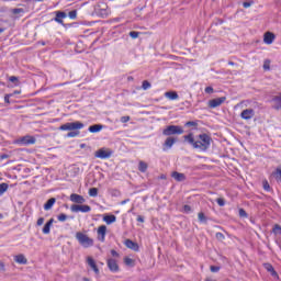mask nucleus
I'll return each instance as SVG.
<instances>
[{"instance_id":"obj_1","label":"nucleus","mask_w":281,"mask_h":281,"mask_svg":"<svg viewBox=\"0 0 281 281\" xmlns=\"http://www.w3.org/2000/svg\"><path fill=\"white\" fill-rule=\"evenodd\" d=\"M183 139L187 144H190L192 148L202 150V153H205L212 144V137L205 133L198 135L196 139L194 138V133H189L183 136Z\"/></svg>"},{"instance_id":"obj_2","label":"nucleus","mask_w":281,"mask_h":281,"mask_svg":"<svg viewBox=\"0 0 281 281\" xmlns=\"http://www.w3.org/2000/svg\"><path fill=\"white\" fill-rule=\"evenodd\" d=\"M76 239L78 240L79 245H81V247H85L86 249L89 247H93V238L89 237L82 232L76 233Z\"/></svg>"},{"instance_id":"obj_3","label":"nucleus","mask_w":281,"mask_h":281,"mask_svg":"<svg viewBox=\"0 0 281 281\" xmlns=\"http://www.w3.org/2000/svg\"><path fill=\"white\" fill-rule=\"evenodd\" d=\"M162 135L170 137V135H183V128L179 125H169L162 131Z\"/></svg>"},{"instance_id":"obj_4","label":"nucleus","mask_w":281,"mask_h":281,"mask_svg":"<svg viewBox=\"0 0 281 281\" xmlns=\"http://www.w3.org/2000/svg\"><path fill=\"white\" fill-rule=\"evenodd\" d=\"M80 128H85V124L77 121L61 125L59 131H80Z\"/></svg>"},{"instance_id":"obj_5","label":"nucleus","mask_w":281,"mask_h":281,"mask_svg":"<svg viewBox=\"0 0 281 281\" xmlns=\"http://www.w3.org/2000/svg\"><path fill=\"white\" fill-rule=\"evenodd\" d=\"M111 155H113V150L106 148H100L94 153V157L98 159H110Z\"/></svg>"},{"instance_id":"obj_6","label":"nucleus","mask_w":281,"mask_h":281,"mask_svg":"<svg viewBox=\"0 0 281 281\" xmlns=\"http://www.w3.org/2000/svg\"><path fill=\"white\" fill-rule=\"evenodd\" d=\"M227 100V97H220L216 99H212L209 101V109H216L221 106L222 104H225V101Z\"/></svg>"},{"instance_id":"obj_7","label":"nucleus","mask_w":281,"mask_h":281,"mask_svg":"<svg viewBox=\"0 0 281 281\" xmlns=\"http://www.w3.org/2000/svg\"><path fill=\"white\" fill-rule=\"evenodd\" d=\"M15 143L21 146H30V144H36V138L34 136L26 135L18 139Z\"/></svg>"},{"instance_id":"obj_8","label":"nucleus","mask_w":281,"mask_h":281,"mask_svg":"<svg viewBox=\"0 0 281 281\" xmlns=\"http://www.w3.org/2000/svg\"><path fill=\"white\" fill-rule=\"evenodd\" d=\"M71 212H83V213H88L91 212V206L85 204V205H80V204H72L70 206Z\"/></svg>"},{"instance_id":"obj_9","label":"nucleus","mask_w":281,"mask_h":281,"mask_svg":"<svg viewBox=\"0 0 281 281\" xmlns=\"http://www.w3.org/2000/svg\"><path fill=\"white\" fill-rule=\"evenodd\" d=\"M108 269H110L112 273H117V271H120V266L115 259L110 258L108 259Z\"/></svg>"},{"instance_id":"obj_10","label":"nucleus","mask_w":281,"mask_h":281,"mask_svg":"<svg viewBox=\"0 0 281 281\" xmlns=\"http://www.w3.org/2000/svg\"><path fill=\"white\" fill-rule=\"evenodd\" d=\"M97 234H98V240H100V243H104L106 238V226L105 225L99 226Z\"/></svg>"},{"instance_id":"obj_11","label":"nucleus","mask_w":281,"mask_h":281,"mask_svg":"<svg viewBox=\"0 0 281 281\" xmlns=\"http://www.w3.org/2000/svg\"><path fill=\"white\" fill-rule=\"evenodd\" d=\"M70 201H72V203H78V205H82V203H85L87 200H85V196L80 194L72 193L70 195Z\"/></svg>"},{"instance_id":"obj_12","label":"nucleus","mask_w":281,"mask_h":281,"mask_svg":"<svg viewBox=\"0 0 281 281\" xmlns=\"http://www.w3.org/2000/svg\"><path fill=\"white\" fill-rule=\"evenodd\" d=\"M256 113L254 112V109H246L240 113V117L243 120H251Z\"/></svg>"},{"instance_id":"obj_13","label":"nucleus","mask_w":281,"mask_h":281,"mask_svg":"<svg viewBox=\"0 0 281 281\" xmlns=\"http://www.w3.org/2000/svg\"><path fill=\"white\" fill-rule=\"evenodd\" d=\"M273 41H276V34L266 32L263 35V43H266V45H271Z\"/></svg>"},{"instance_id":"obj_14","label":"nucleus","mask_w":281,"mask_h":281,"mask_svg":"<svg viewBox=\"0 0 281 281\" xmlns=\"http://www.w3.org/2000/svg\"><path fill=\"white\" fill-rule=\"evenodd\" d=\"M125 246L133 251H139V245L131 239L125 240Z\"/></svg>"},{"instance_id":"obj_15","label":"nucleus","mask_w":281,"mask_h":281,"mask_svg":"<svg viewBox=\"0 0 281 281\" xmlns=\"http://www.w3.org/2000/svg\"><path fill=\"white\" fill-rule=\"evenodd\" d=\"M263 268L272 276V278H278V272L271 263H263Z\"/></svg>"},{"instance_id":"obj_16","label":"nucleus","mask_w":281,"mask_h":281,"mask_svg":"<svg viewBox=\"0 0 281 281\" xmlns=\"http://www.w3.org/2000/svg\"><path fill=\"white\" fill-rule=\"evenodd\" d=\"M14 261L18 262V265H27V258H25L23 254L14 256Z\"/></svg>"},{"instance_id":"obj_17","label":"nucleus","mask_w":281,"mask_h":281,"mask_svg":"<svg viewBox=\"0 0 281 281\" xmlns=\"http://www.w3.org/2000/svg\"><path fill=\"white\" fill-rule=\"evenodd\" d=\"M88 265L97 276L100 273V269H98V265H95V260H93V258L88 257Z\"/></svg>"},{"instance_id":"obj_18","label":"nucleus","mask_w":281,"mask_h":281,"mask_svg":"<svg viewBox=\"0 0 281 281\" xmlns=\"http://www.w3.org/2000/svg\"><path fill=\"white\" fill-rule=\"evenodd\" d=\"M177 139L175 137H168L165 143H164V150H166V148H172V146H175Z\"/></svg>"},{"instance_id":"obj_19","label":"nucleus","mask_w":281,"mask_h":281,"mask_svg":"<svg viewBox=\"0 0 281 281\" xmlns=\"http://www.w3.org/2000/svg\"><path fill=\"white\" fill-rule=\"evenodd\" d=\"M63 19H67V13L64 11H57L55 18L56 23H60L63 25Z\"/></svg>"},{"instance_id":"obj_20","label":"nucleus","mask_w":281,"mask_h":281,"mask_svg":"<svg viewBox=\"0 0 281 281\" xmlns=\"http://www.w3.org/2000/svg\"><path fill=\"white\" fill-rule=\"evenodd\" d=\"M56 203V198H50L47 200V202L44 204V210L47 212L54 207V204Z\"/></svg>"},{"instance_id":"obj_21","label":"nucleus","mask_w":281,"mask_h":281,"mask_svg":"<svg viewBox=\"0 0 281 281\" xmlns=\"http://www.w3.org/2000/svg\"><path fill=\"white\" fill-rule=\"evenodd\" d=\"M172 179H175L176 181H186V175L183 173H179L178 171H173L171 173Z\"/></svg>"},{"instance_id":"obj_22","label":"nucleus","mask_w":281,"mask_h":281,"mask_svg":"<svg viewBox=\"0 0 281 281\" xmlns=\"http://www.w3.org/2000/svg\"><path fill=\"white\" fill-rule=\"evenodd\" d=\"M165 98H168V100H179V94L177 91H168L165 92Z\"/></svg>"},{"instance_id":"obj_23","label":"nucleus","mask_w":281,"mask_h":281,"mask_svg":"<svg viewBox=\"0 0 281 281\" xmlns=\"http://www.w3.org/2000/svg\"><path fill=\"white\" fill-rule=\"evenodd\" d=\"M103 221L106 223V225H111L112 223H115V221H117V217L115 215H105L103 217Z\"/></svg>"},{"instance_id":"obj_24","label":"nucleus","mask_w":281,"mask_h":281,"mask_svg":"<svg viewBox=\"0 0 281 281\" xmlns=\"http://www.w3.org/2000/svg\"><path fill=\"white\" fill-rule=\"evenodd\" d=\"M103 127H104L103 125L94 124V125H91L88 131L90 133H100V131H102Z\"/></svg>"},{"instance_id":"obj_25","label":"nucleus","mask_w":281,"mask_h":281,"mask_svg":"<svg viewBox=\"0 0 281 281\" xmlns=\"http://www.w3.org/2000/svg\"><path fill=\"white\" fill-rule=\"evenodd\" d=\"M138 170L139 172H146L148 170V164H146L144 160H140L138 162Z\"/></svg>"},{"instance_id":"obj_26","label":"nucleus","mask_w":281,"mask_h":281,"mask_svg":"<svg viewBox=\"0 0 281 281\" xmlns=\"http://www.w3.org/2000/svg\"><path fill=\"white\" fill-rule=\"evenodd\" d=\"M8 183L3 182L0 184V196L3 195L5 192H8Z\"/></svg>"},{"instance_id":"obj_27","label":"nucleus","mask_w":281,"mask_h":281,"mask_svg":"<svg viewBox=\"0 0 281 281\" xmlns=\"http://www.w3.org/2000/svg\"><path fill=\"white\" fill-rule=\"evenodd\" d=\"M124 262L127 267H135V260L131 259L130 257H125Z\"/></svg>"},{"instance_id":"obj_28","label":"nucleus","mask_w":281,"mask_h":281,"mask_svg":"<svg viewBox=\"0 0 281 281\" xmlns=\"http://www.w3.org/2000/svg\"><path fill=\"white\" fill-rule=\"evenodd\" d=\"M198 218H199L200 223H207V217L205 216V213H203V212H200L198 214Z\"/></svg>"},{"instance_id":"obj_29","label":"nucleus","mask_w":281,"mask_h":281,"mask_svg":"<svg viewBox=\"0 0 281 281\" xmlns=\"http://www.w3.org/2000/svg\"><path fill=\"white\" fill-rule=\"evenodd\" d=\"M273 234L281 236V226L280 224H276L272 228Z\"/></svg>"},{"instance_id":"obj_30","label":"nucleus","mask_w":281,"mask_h":281,"mask_svg":"<svg viewBox=\"0 0 281 281\" xmlns=\"http://www.w3.org/2000/svg\"><path fill=\"white\" fill-rule=\"evenodd\" d=\"M263 69H265V71H269V69H271V60L266 59L263 61Z\"/></svg>"},{"instance_id":"obj_31","label":"nucleus","mask_w":281,"mask_h":281,"mask_svg":"<svg viewBox=\"0 0 281 281\" xmlns=\"http://www.w3.org/2000/svg\"><path fill=\"white\" fill-rule=\"evenodd\" d=\"M89 196H98V188H91L89 189Z\"/></svg>"},{"instance_id":"obj_32","label":"nucleus","mask_w":281,"mask_h":281,"mask_svg":"<svg viewBox=\"0 0 281 281\" xmlns=\"http://www.w3.org/2000/svg\"><path fill=\"white\" fill-rule=\"evenodd\" d=\"M239 216L240 218H248V214L247 211H245V209H239Z\"/></svg>"},{"instance_id":"obj_33","label":"nucleus","mask_w":281,"mask_h":281,"mask_svg":"<svg viewBox=\"0 0 281 281\" xmlns=\"http://www.w3.org/2000/svg\"><path fill=\"white\" fill-rule=\"evenodd\" d=\"M12 14H23L25 12L24 9H11Z\"/></svg>"},{"instance_id":"obj_34","label":"nucleus","mask_w":281,"mask_h":281,"mask_svg":"<svg viewBox=\"0 0 281 281\" xmlns=\"http://www.w3.org/2000/svg\"><path fill=\"white\" fill-rule=\"evenodd\" d=\"M57 220H58L60 223H65V221H67V214H64V213L59 214V215L57 216Z\"/></svg>"},{"instance_id":"obj_35","label":"nucleus","mask_w":281,"mask_h":281,"mask_svg":"<svg viewBox=\"0 0 281 281\" xmlns=\"http://www.w3.org/2000/svg\"><path fill=\"white\" fill-rule=\"evenodd\" d=\"M142 88L144 91L150 89V82L148 80L143 81Z\"/></svg>"},{"instance_id":"obj_36","label":"nucleus","mask_w":281,"mask_h":281,"mask_svg":"<svg viewBox=\"0 0 281 281\" xmlns=\"http://www.w3.org/2000/svg\"><path fill=\"white\" fill-rule=\"evenodd\" d=\"M50 229H52V226H49V224H45L44 225V227H43V234H49V232H50Z\"/></svg>"},{"instance_id":"obj_37","label":"nucleus","mask_w":281,"mask_h":281,"mask_svg":"<svg viewBox=\"0 0 281 281\" xmlns=\"http://www.w3.org/2000/svg\"><path fill=\"white\" fill-rule=\"evenodd\" d=\"M68 16H69V19H76V16H78V11H76V10H72V11H70L69 13H68Z\"/></svg>"},{"instance_id":"obj_38","label":"nucleus","mask_w":281,"mask_h":281,"mask_svg":"<svg viewBox=\"0 0 281 281\" xmlns=\"http://www.w3.org/2000/svg\"><path fill=\"white\" fill-rule=\"evenodd\" d=\"M78 135H80V132L79 131H75V132H69L67 134V137H78Z\"/></svg>"},{"instance_id":"obj_39","label":"nucleus","mask_w":281,"mask_h":281,"mask_svg":"<svg viewBox=\"0 0 281 281\" xmlns=\"http://www.w3.org/2000/svg\"><path fill=\"white\" fill-rule=\"evenodd\" d=\"M210 269L212 273H218V271H221V267L218 266H211Z\"/></svg>"},{"instance_id":"obj_40","label":"nucleus","mask_w":281,"mask_h":281,"mask_svg":"<svg viewBox=\"0 0 281 281\" xmlns=\"http://www.w3.org/2000/svg\"><path fill=\"white\" fill-rule=\"evenodd\" d=\"M130 36H131V38H138L139 37V32L132 31V32H130Z\"/></svg>"},{"instance_id":"obj_41","label":"nucleus","mask_w":281,"mask_h":281,"mask_svg":"<svg viewBox=\"0 0 281 281\" xmlns=\"http://www.w3.org/2000/svg\"><path fill=\"white\" fill-rule=\"evenodd\" d=\"M183 212H186V214H190V212H192V206L186 204V205L183 206Z\"/></svg>"},{"instance_id":"obj_42","label":"nucleus","mask_w":281,"mask_h":281,"mask_svg":"<svg viewBox=\"0 0 281 281\" xmlns=\"http://www.w3.org/2000/svg\"><path fill=\"white\" fill-rule=\"evenodd\" d=\"M273 176L276 177V179H280L281 181V169L277 168L276 172L273 173Z\"/></svg>"},{"instance_id":"obj_43","label":"nucleus","mask_w":281,"mask_h":281,"mask_svg":"<svg viewBox=\"0 0 281 281\" xmlns=\"http://www.w3.org/2000/svg\"><path fill=\"white\" fill-rule=\"evenodd\" d=\"M251 5H254V0H249L243 3L244 8H251Z\"/></svg>"},{"instance_id":"obj_44","label":"nucleus","mask_w":281,"mask_h":281,"mask_svg":"<svg viewBox=\"0 0 281 281\" xmlns=\"http://www.w3.org/2000/svg\"><path fill=\"white\" fill-rule=\"evenodd\" d=\"M215 238L223 241V240H225V235L223 233H216Z\"/></svg>"},{"instance_id":"obj_45","label":"nucleus","mask_w":281,"mask_h":281,"mask_svg":"<svg viewBox=\"0 0 281 281\" xmlns=\"http://www.w3.org/2000/svg\"><path fill=\"white\" fill-rule=\"evenodd\" d=\"M10 82H13L14 85H19V77L11 76L9 78Z\"/></svg>"},{"instance_id":"obj_46","label":"nucleus","mask_w":281,"mask_h":281,"mask_svg":"<svg viewBox=\"0 0 281 281\" xmlns=\"http://www.w3.org/2000/svg\"><path fill=\"white\" fill-rule=\"evenodd\" d=\"M216 203H217V205H220V207H223V206L225 205V200L222 199V198H218V199L216 200Z\"/></svg>"},{"instance_id":"obj_47","label":"nucleus","mask_w":281,"mask_h":281,"mask_svg":"<svg viewBox=\"0 0 281 281\" xmlns=\"http://www.w3.org/2000/svg\"><path fill=\"white\" fill-rule=\"evenodd\" d=\"M263 190H266L267 192L271 190V187L269 186V182L267 180L263 181Z\"/></svg>"},{"instance_id":"obj_48","label":"nucleus","mask_w":281,"mask_h":281,"mask_svg":"<svg viewBox=\"0 0 281 281\" xmlns=\"http://www.w3.org/2000/svg\"><path fill=\"white\" fill-rule=\"evenodd\" d=\"M186 126H199V123H196L195 121H188L186 123Z\"/></svg>"},{"instance_id":"obj_49","label":"nucleus","mask_w":281,"mask_h":281,"mask_svg":"<svg viewBox=\"0 0 281 281\" xmlns=\"http://www.w3.org/2000/svg\"><path fill=\"white\" fill-rule=\"evenodd\" d=\"M12 95H14V94H5L4 95V102L7 103V104H10V98H12Z\"/></svg>"},{"instance_id":"obj_50","label":"nucleus","mask_w":281,"mask_h":281,"mask_svg":"<svg viewBox=\"0 0 281 281\" xmlns=\"http://www.w3.org/2000/svg\"><path fill=\"white\" fill-rule=\"evenodd\" d=\"M43 223H45V217H40V218L37 220L36 225H37L38 227H41V225H43Z\"/></svg>"},{"instance_id":"obj_51","label":"nucleus","mask_w":281,"mask_h":281,"mask_svg":"<svg viewBox=\"0 0 281 281\" xmlns=\"http://www.w3.org/2000/svg\"><path fill=\"white\" fill-rule=\"evenodd\" d=\"M130 121H131V116H123V117H121V122L123 124H126V122H130Z\"/></svg>"},{"instance_id":"obj_52","label":"nucleus","mask_w":281,"mask_h":281,"mask_svg":"<svg viewBox=\"0 0 281 281\" xmlns=\"http://www.w3.org/2000/svg\"><path fill=\"white\" fill-rule=\"evenodd\" d=\"M0 271L2 273H5V263H3L2 261H0Z\"/></svg>"},{"instance_id":"obj_53","label":"nucleus","mask_w":281,"mask_h":281,"mask_svg":"<svg viewBox=\"0 0 281 281\" xmlns=\"http://www.w3.org/2000/svg\"><path fill=\"white\" fill-rule=\"evenodd\" d=\"M204 91H205V93H214V88L206 87Z\"/></svg>"},{"instance_id":"obj_54","label":"nucleus","mask_w":281,"mask_h":281,"mask_svg":"<svg viewBox=\"0 0 281 281\" xmlns=\"http://www.w3.org/2000/svg\"><path fill=\"white\" fill-rule=\"evenodd\" d=\"M111 254H112L113 258H120V254H117V252L115 251V249H112V250H111Z\"/></svg>"},{"instance_id":"obj_55","label":"nucleus","mask_w":281,"mask_h":281,"mask_svg":"<svg viewBox=\"0 0 281 281\" xmlns=\"http://www.w3.org/2000/svg\"><path fill=\"white\" fill-rule=\"evenodd\" d=\"M137 221H138V223H144V216L138 215Z\"/></svg>"},{"instance_id":"obj_56","label":"nucleus","mask_w":281,"mask_h":281,"mask_svg":"<svg viewBox=\"0 0 281 281\" xmlns=\"http://www.w3.org/2000/svg\"><path fill=\"white\" fill-rule=\"evenodd\" d=\"M46 224L52 227V225H54V218H50L49 221H47Z\"/></svg>"},{"instance_id":"obj_57","label":"nucleus","mask_w":281,"mask_h":281,"mask_svg":"<svg viewBox=\"0 0 281 281\" xmlns=\"http://www.w3.org/2000/svg\"><path fill=\"white\" fill-rule=\"evenodd\" d=\"M99 8H102V10H106V3L102 2L101 5L99 4Z\"/></svg>"},{"instance_id":"obj_58","label":"nucleus","mask_w":281,"mask_h":281,"mask_svg":"<svg viewBox=\"0 0 281 281\" xmlns=\"http://www.w3.org/2000/svg\"><path fill=\"white\" fill-rule=\"evenodd\" d=\"M128 201H131V199L123 200V201L121 202V205H126V203H128Z\"/></svg>"},{"instance_id":"obj_59","label":"nucleus","mask_w":281,"mask_h":281,"mask_svg":"<svg viewBox=\"0 0 281 281\" xmlns=\"http://www.w3.org/2000/svg\"><path fill=\"white\" fill-rule=\"evenodd\" d=\"M0 12H8V8L1 7V8H0Z\"/></svg>"},{"instance_id":"obj_60","label":"nucleus","mask_w":281,"mask_h":281,"mask_svg":"<svg viewBox=\"0 0 281 281\" xmlns=\"http://www.w3.org/2000/svg\"><path fill=\"white\" fill-rule=\"evenodd\" d=\"M3 32H5V29L0 27V34H3Z\"/></svg>"},{"instance_id":"obj_61","label":"nucleus","mask_w":281,"mask_h":281,"mask_svg":"<svg viewBox=\"0 0 281 281\" xmlns=\"http://www.w3.org/2000/svg\"><path fill=\"white\" fill-rule=\"evenodd\" d=\"M29 1L43 2L45 0H29Z\"/></svg>"},{"instance_id":"obj_62","label":"nucleus","mask_w":281,"mask_h":281,"mask_svg":"<svg viewBox=\"0 0 281 281\" xmlns=\"http://www.w3.org/2000/svg\"><path fill=\"white\" fill-rule=\"evenodd\" d=\"M19 93H21V91H14V92H13L14 95H16V94H19Z\"/></svg>"},{"instance_id":"obj_63","label":"nucleus","mask_w":281,"mask_h":281,"mask_svg":"<svg viewBox=\"0 0 281 281\" xmlns=\"http://www.w3.org/2000/svg\"><path fill=\"white\" fill-rule=\"evenodd\" d=\"M205 281H214L212 278H206Z\"/></svg>"},{"instance_id":"obj_64","label":"nucleus","mask_w":281,"mask_h":281,"mask_svg":"<svg viewBox=\"0 0 281 281\" xmlns=\"http://www.w3.org/2000/svg\"><path fill=\"white\" fill-rule=\"evenodd\" d=\"M228 65H232V66H234L235 64H234V61H228Z\"/></svg>"}]
</instances>
